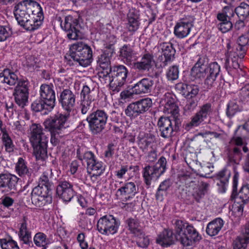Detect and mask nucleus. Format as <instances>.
Masks as SVG:
<instances>
[{
	"label": "nucleus",
	"instance_id": "1",
	"mask_svg": "<svg viewBox=\"0 0 249 249\" xmlns=\"http://www.w3.org/2000/svg\"><path fill=\"white\" fill-rule=\"evenodd\" d=\"M14 14L18 23L27 31H33L42 24L44 19L39 3L32 0H22L16 3Z\"/></svg>",
	"mask_w": 249,
	"mask_h": 249
},
{
	"label": "nucleus",
	"instance_id": "2",
	"mask_svg": "<svg viewBox=\"0 0 249 249\" xmlns=\"http://www.w3.org/2000/svg\"><path fill=\"white\" fill-rule=\"evenodd\" d=\"M44 129L51 134L50 141L53 146L59 144L60 139L65 134L66 129L69 128L71 123L69 115L57 113L46 119L44 123Z\"/></svg>",
	"mask_w": 249,
	"mask_h": 249
},
{
	"label": "nucleus",
	"instance_id": "3",
	"mask_svg": "<svg viewBox=\"0 0 249 249\" xmlns=\"http://www.w3.org/2000/svg\"><path fill=\"white\" fill-rule=\"evenodd\" d=\"M67 64L70 66L79 65L86 67L92 60V52L90 46L80 41L72 44L70 48V54L65 56Z\"/></svg>",
	"mask_w": 249,
	"mask_h": 249
},
{
	"label": "nucleus",
	"instance_id": "4",
	"mask_svg": "<svg viewBox=\"0 0 249 249\" xmlns=\"http://www.w3.org/2000/svg\"><path fill=\"white\" fill-rule=\"evenodd\" d=\"M173 227L176 241H179L184 246H193L202 239L196 229L185 221L176 220Z\"/></svg>",
	"mask_w": 249,
	"mask_h": 249
},
{
	"label": "nucleus",
	"instance_id": "5",
	"mask_svg": "<svg viewBox=\"0 0 249 249\" xmlns=\"http://www.w3.org/2000/svg\"><path fill=\"white\" fill-rule=\"evenodd\" d=\"M30 141L33 148V153L36 160H44L47 157L49 137L43 132L39 124H33L31 127Z\"/></svg>",
	"mask_w": 249,
	"mask_h": 249
},
{
	"label": "nucleus",
	"instance_id": "6",
	"mask_svg": "<svg viewBox=\"0 0 249 249\" xmlns=\"http://www.w3.org/2000/svg\"><path fill=\"white\" fill-rule=\"evenodd\" d=\"M231 141L234 146L228 151V160L231 163L239 164L244 157L243 153H247L243 168L245 172L249 174V149L247 146L248 143L239 136L232 137Z\"/></svg>",
	"mask_w": 249,
	"mask_h": 249
},
{
	"label": "nucleus",
	"instance_id": "7",
	"mask_svg": "<svg viewBox=\"0 0 249 249\" xmlns=\"http://www.w3.org/2000/svg\"><path fill=\"white\" fill-rule=\"evenodd\" d=\"M81 19L79 15H68L65 17L64 22L61 21V27L69 39L77 40L83 37L82 26L80 22Z\"/></svg>",
	"mask_w": 249,
	"mask_h": 249
},
{
	"label": "nucleus",
	"instance_id": "8",
	"mask_svg": "<svg viewBox=\"0 0 249 249\" xmlns=\"http://www.w3.org/2000/svg\"><path fill=\"white\" fill-rule=\"evenodd\" d=\"M108 115L102 109L92 111L86 118L90 131L93 135L101 134L106 128Z\"/></svg>",
	"mask_w": 249,
	"mask_h": 249
},
{
	"label": "nucleus",
	"instance_id": "9",
	"mask_svg": "<svg viewBox=\"0 0 249 249\" xmlns=\"http://www.w3.org/2000/svg\"><path fill=\"white\" fill-rule=\"evenodd\" d=\"M181 124V119H171L168 117L161 116L159 119L157 125L160 136L164 139H168L174 135V132H177L179 130Z\"/></svg>",
	"mask_w": 249,
	"mask_h": 249
},
{
	"label": "nucleus",
	"instance_id": "10",
	"mask_svg": "<svg viewBox=\"0 0 249 249\" xmlns=\"http://www.w3.org/2000/svg\"><path fill=\"white\" fill-rule=\"evenodd\" d=\"M152 106V100L145 98L129 104L125 109L124 113L130 119H135L147 111Z\"/></svg>",
	"mask_w": 249,
	"mask_h": 249
},
{
	"label": "nucleus",
	"instance_id": "11",
	"mask_svg": "<svg viewBox=\"0 0 249 249\" xmlns=\"http://www.w3.org/2000/svg\"><path fill=\"white\" fill-rule=\"evenodd\" d=\"M213 111V109L211 103H207L202 105L199 107V110L191 118V121L185 125V129L189 131L194 127L203 124L209 116L212 114Z\"/></svg>",
	"mask_w": 249,
	"mask_h": 249
},
{
	"label": "nucleus",
	"instance_id": "12",
	"mask_svg": "<svg viewBox=\"0 0 249 249\" xmlns=\"http://www.w3.org/2000/svg\"><path fill=\"white\" fill-rule=\"evenodd\" d=\"M120 221L112 215H106L101 217L98 221L97 227L98 231L102 234H114L117 231Z\"/></svg>",
	"mask_w": 249,
	"mask_h": 249
},
{
	"label": "nucleus",
	"instance_id": "13",
	"mask_svg": "<svg viewBox=\"0 0 249 249\" xmlns=\"http://www.w3.org/2000/svg\"><path fill=\"white\" fill-rule=\"evenodd\" d=\"M128 73L127 69L124 65L114 66L111 68V78L113 91L118 92L124 84Z\"/></svg>",
	"mask_w": 249,
	"mask_h": 249
},
{
	"label": "nucleus",
	"instance_id": "14",
	"mask_svg": "<svg viewBox=\"0 0 249 249\" xmlns=\"http://www.w3.org/2000/svg\"><path fill=\"white\" fill-rule=\"evenodd\" d=\"M51 175L49 171L44 172L40 177L38 185L33 189L32 193L46 196V198L52 196L53 185L50 180Z\"/></svg>",
	"mask_w": 249,
	"mask_h": 249
},
{
	"label": "nucleus",
	"instance_id": "15",
	"mask_svg": "<svg viewBox=\"0 0 249 249\" xmlns=\"http://www.w3.org/2000/svg\"><path fill=\"white\" fill-rule=\"evenodd\" d=\"M239 175L235 173L233 178L232 191L231 196V200L239 203L247 204L249 201V184L243 185L237 194V184Z\"/></svg>",
	"mask_w": 249,
	"mask_h": 249
},
{
	"label": "nucleus",
	"instance_id": "16",
	"mask_svg": "<svg viewBox=\"0 0 249 249\" xmlns=\"http://www.w3.org/2000/svg\"><path fill=\"white\" fill-rule=\"evenodd\" d=\"M76 95L69 89H63L60 93L58 97V102L62 109L66 113L62 115H69L70 117V112L73 110L75 106Z\"/></svg>",
	"mask_w": 249,
	"mask_h": 249
},
{
	"label": "nucleus",
	"instance_id": "17",
	"mask_svg": "<svg viewBox=\"0 0 249 249\" xmlns=\"http://www.w3.org/2000/svg\"><path fill=\"white\" fill-rule=\"evenodd\" d=\"M161 54L157 59V63L160 67L164 68L171 63L175 58L176 50L170 42H163L160 45Z\"/></svg>",
	"mask_w": 249,
	"mask_h": 249
},
{
	"label": "nucleus",
	"instance_id": "18",
	"mask_svg": "<svg viewBox=\"0 0 249 249\" xmlns=\"http://www.w3.org/2000/svg\"><path fill=\"white\" fill-rule=\"evenodd\" d=\"M212 172L213 170H211L208 174L205 175L202 174H200L199 176L201 177L209 178L210 177L207 175L210 174V173ZM231 174V171L229 170L226 168H224L213 177L218 187V191L219 193H224L226 192ZM210 178H212V177Z\"/></svg>",
	"mask_w": 249,
	"mask_h": 249
},
{
	"label": "nucleus",
	"instance_id": "19",
	"mask_svg": "<svg viewBox=\"0 0 249 249\" xmlns=\"http://www.w3.org/2000/svg\"><path fill=\"white\" fill-rule=\"evenodd\" d=\"M194 20L193 16H188L177 22L174 28L175 36L179 39L187 37L194 26Z\"/></svg>",
	"mask_w": 249,
	"mask_h": 249
},
{
	"label": "nucleus",
	"instance_id": "20",
	"mask_svg": "<svg viewBox=\"0 0 249 249\" xmlns=\"http://www.w3.org/2000/svg\"><path fill=\"white\" fill-rule=\"evenodd\" d=\"M233 16V9L229 6H225L222 13L217 15V18L220 21L217 24V27L222 33H226L232 28L231 18Z\"/></svg>",
	"mask_w": 249,
	"mask_h": 249
},
{
	"label": "nucleus",
	"instance_id": "21",
	"mask_svg": "<svg viewBox=\"0 0 249 249\" xmlns=\"http://www.w3.org/2000/svg\"><path fill=\"white\" fill-rule=\"evenodd\" d=\"M153 77H146L141 79L132 86L131 89L136 95L150 93L155 88Z\"/></svg>",
	"mask_w": 249,
	"mask_h": 249
},
{
	"label": "nucleus",
	"instance_id": "22",
	"mask_svg": "<svg viewBox=\"0 0 249 249\" xmlns=\"http://www.w3.org/2000/svg\"><path fill=\"white\" fill-rule=\"evenodd\" d=\"M56 195L65 202H69L75 195L73 185L69 181H59L56 189Z\"/></svg>",
	"mask_w": 249,
	"mask_h": 249
},
{
	"label": "nucleus",
	"instance_id": "23",
	"mask_svg": "<svg viewBox=\"0 0 249 249\" xmlns=\"http://www.w3.org/2000/svg\"><path fill=\"white\" fill-rule=\"evenodd\" d=\"M220 66L216 62H212L209 64L207 76L204 80V87L208 89H211L216 85V79L219 75Z\"/></svg>",
	"mask_w": 249,
	"mask_h": 249
},
{
	"label": "nucleus",
	"instance_id": "24",
	"mask_svg": "<svg viewBox=\"0 0 249 249\" xmlns=\"http://www.w3.org/2000/svg\"><path fill=\"white\" fill-rule=\"evenodd\" d=\"M114 52V47L113 44L107 45L103 53L99 55L97 59V65L102 70L111 69V58Z\"/></svg>",
	"mask_w": 249,
	"mask_h": 249
},
{
	"label": "nucleus",
	"instance_id": "25",
	"mask_svg": "<svg viewBox=\"0 0 249 249\" xmlns=\"http://www.w3.org/2000/svg\"><path fill=\"white\" fill-rule=\"evenodd\" d=\"M155 62L153 54L146 53L142 55L140 61L134 62L132 68L138 71H148L153 68Z\"/></svg>",
	"mask_w": 249,
	"mask_h": 249
},
{
	"label": "nucleus",
	"instance_id": "26",
	"mask_svg": "<svg viewBox=\"0 0 249 249\" xmlns=\"http://www.w3.org/2000/svg\"><path fill=\"white\" fill-rule=\"evenodd\" d=\"M40 98L53 108L55 106V93L53 85L42 84L40 87Z\"/></svg>",
	"mask_w": 249,
	"mask_h": 249
},
{
	"label": "nucleus",
	"instance_id": "27",
	"mask_svg": "<svg viewBox=\"0 0 249 249\" xmlns=\"http://www.w3.org/2000/svg\"><path fill=\"white\" fill-rule=\"evenodd\" d=\"M126 28L128 32L133 34L139 29L140 25L139 11L135 9L129 10L127 15Z\"/></svg>",
	"mask_w": 249,
	"mask_h": 249
},
{
	"label": "nucleus",
	"instance_id": "28",
	"mask_svg": "<svg viewBox=\"0 0 249 249\" xmlns=\"http://www.w3.org/2000/svg\"><path fill=\"white\" fill-rule=\"evenodd\" d=\"M18 236L22 244H25L29 247L33 246L31 232L28 230L27 218L26 217H23V222L19 228Z\"/></svg>",
	"mask_w": 249,
	"mask_h": 249
},
{
	"label": "nucleus",
	"instance_id": "29",
	"mask_svg": "<svg viewBox=\"0 0 249 249\" xmlns=\"http://www.w3.org/2000/svg\"><path fill=\"white\" fill-rule=\"evenodd\" d=\"M190 186L193 187V191L192 195L194 199L197 202H199L200 199L202 198L207 193L209 184L205 182H201L200 185L195 183L194 181L190 183Z\"/></svg>",
	"mask_w": 249,
	"mask_h": 249
},
{
	"label": "nucleus",
	"instance_id": "30",
	"mask_svg": "<svg viewBox=\"0 0 249 249\" xmlns=\"http://www.w3.org/2000/svg\"><path fill=\"white\" fill-rule=\"evenodd\" d=\"M176 237L173 230L165 229L160 234L157 238V243L163 247H168L174 243Z\"/></svg>",
	"mask_w": 249,
	"mask_h": 249
},
{
	"label": "nucleus",
	"instance_id": "31",
	"mask_svg": "<svg viewBox=\"0 0 249 249\" xmlns=\"http://www.w3.org/2000/svg\"><path fill=\"white\" fill-rule=\"evenodd\" d=\"M117 192H120V195L124 196L127 200L132 198L138 193V188L134 182H128L118 189Z\"/></svg>",
	"mask_w": 249,
	"mask_h": 249
},
{
	"label": "nucleus",
	"instance_id": "32",
	"mask_svg": "<svg viewBox=\"0 0 249 249\" xmlns=\"http://www.w3.org/2000/svg\"><path fill=\"white\" fill-rule=\"evenodd\" d=\"M0 81L1 83L14 86L18 82V76L16 72L6 68L0 73Z\"/></svg>",
	"mask_w": 249,
	"mask_h": 249
},
{
	"label": "nucleus",
	"instance_id": "33",
	"mask_svg": "<svg viewBox=\"0 0 249 249\" xmlns=\"http://www.w3.org/2000/svg\"><path fill=\"white\" fill-rule=\"evenodd\" d=\"M120 56L124 61L125 63L132 67L136 60V56L130 45H124L120 50Z\"/></svg>",
	"mask_w": 249,
	"mask_h": 249
},
{
	"label": "nucleus",
	"instance_id": "34",
	"mask_svg": "<svg viewBox=\"0 0 249 249\" xmlns=\"http://www.w3.org/2000/svg\"><path fill=\"white\" fill-rule=\"evenodd\" d=\"M16 171L21 177H28L31 178L33 170L31 168L28 167L27 162L22 158H19L18 161L16 164Z\"/></svg>",
	"mask_w": 249,
	"mask_h": 249
},
{
	"label": "nucleus",
	"instance_id": "35",
	"mask_svg": "<svg viewBox=\"0 0 249 249\" xmlns=\"http://www.w3.org/2000/svg\"><path fill=\"white\" fill-rule=\"evenodd\" d=\"M223 225V220L221 218H216L208 224L206 233L211 236H215L219 233Z\"/></svg>",
	"mask_w": 249,
	"mask_h": 249
},
{
	"label": "nucleus",
	"instance_id": "36",
	"mask_svg": "<svg viewBox=\"0 0 249 249\" xmlns=\"http://www.w3.org/2000/svg\"><path fill=\"white\" fill-rule=\"evenodd\" d=\"M77 157L81 160L87 162V167L96 160L94 154L91 151H87L84 147H79L76 151Z\"/></svg>",
	"mask_w": 249,
	"mask_h": 249
},
{
	"label": "nucleus",
	"instance_id": "37",
	"mask_svg": "<svg viewBox=\"0 0 249 249\" xmlns=\"http://www.w3.org/2000/svg\"><path fill=\"white\" fill-rule=\"evenodd\" d=\"M31 108L35 112H41L43 115L48 114L53 109L52 106H51L41 98L39 100H36L32 104Z\"/></svg>",
	"mask_w": 249,
	"mask_h": 249
},
{
	"label": "nucleus",
	"instance_id": "38",
	"mask_svg": "<svg viewBox=\"0 0 249 249\" xmlns=\"http://www.w3.org/2000/svg\"><path fill=\"white\" fill-rule=\"evenodd\" d=\"M29 92L27 89L21 90L15 88L13 93L15 102L19 107H23L28 102Z\"/></svg>",
	"mask_w": 249,
	"mask_h": 249
},
{
	"label": "nucleus",
	"instance_id": "39",
	"mask_svg": "<svg viewBox=\"0 0 249 249\" xmlns=\"http://www.w3.org/2000/svg\"><path fill=\"white\" fill-rule=\"evenodd\" d=\"M142 174L144 182L147 186V188H149L151 185L152 180L157 179L156 176L154 173L152 166L149 165H146L143 168Z\"/></svg>",
	"mask_w": 249,
	"mask_h": 249
},
{
	"label": "nucleus",
	"instance_id": "40",
	"mask_svg": "<svg viewBox=\"0 0 249 249\" xmlns=\"http://www.w3.org/2000/svg\"><path fill=\"white\" fill-rule=\"evenodd\" d=\"M172 184L171 180L169 178L161 182L156 194V199L157 200H162L163 199V196L167 194V191L171 186Z\"/></svg>",
	"mask_w": 249,
	"mask_h": 249
},
{
	"label": "nucleus",
	"instance_id": "41",
	"mask_svg": "<svg viewBox=\"0 0 249 249\" xmlns=\"http://www.w3.org/2000/svg\"><path fill=\"white\" fill-rule=\"evenodd\" d=\"M31 195L32 203L37 207H41L46 204H50L52 201V196H48L46 198V196L33 193H31Z\"/></svg>",
	"mask_w": 249,
	"mask_h": 249
},
{
	"label": "nucleus",
	"instance_id": "42",
	"mask_svg": "<svg viewBox=\"0 0 249 249\" xmlns=\"http://www.w3.org/2000/svg\"><path fill=\"white\" fill-rule=\"evenodd\" d=\"M166 163L165 158L162 156L158 162L152 166L154 173L155 174L157 179L165 172L166 169Z\"/></svg>",
	"mask_w": 249,
	"mask_h": 249
},
{
	"label": "nucleus",
	"instance_id": "43",
	"mask_svg": "<svg viewBox=\"0 0 249 249\" xmlns=\"http://www.w3.org/2000/svg\"><path fill=\"white\" fill-rule=\"evenodd\" d=\"M239 65L237 58L230 59L228 57L225 59L224 67L230 75H235L234 71L239 68Z\"/></svg>",
	"mask_w": 249,
	"mask_h": 249
},
{
	"label": "nucleus",
	"instance_id": "44",
	"mask_svg": "<svg viewBox=\"0 0 249 249\" xmlns=\"http://www.w3.org/2000/svg\"><path fill=\"white\" fill-rule=\"evenodd\" d=\"M233 13H235L239 19H246L249 16V5L242 2L240 5L233 9Z\"/></svg>",
	"mask_w": 249,
	"mask_h": 249
},
{
	"label": "nucleus",
	"instance_id": "45",
	"mask_svg": "<svg viewBox=\"0 0 249 249\" xmlns=\"http://www.w3.org/2000/svg\"><path fill=\"white\" fill-rule=\"evenodd\" d=\"M156 141V136L151 133H145L142 138L139 140V144L141 148L146 149Z\"/></svg>",
	"mask_w": 249,
	"mask_h": 249
},
{
	"label": "nucleus",
	"instance_id": "46",
	"mask_svg": "<svg viewBox=\"0 0 249 249\" xmlns=\"http://www.w3.org/2000/svg\"><path fill=\"white\" fill-rule=\"evenodd\" d=\"M165 110L171 114V117H168L171 119H180L179 114L178 107L174 103L168 102L165 105Z\"/></svg>",
	"mask_w": 249,
	"mask_h": 249
},
{
	"label": "nucleus",
	"instance_id": "47",
	"mask_svg": "<svg viewBox=\"0 0 249 249\" xmlns=\"http://www.w3.org/2000/svg\"><path fill=\"white\" fill-rule=\"evenodd\" d=\"M18 178L11 174H6L4 184L3 188L7 189V190L16 191L18 181Z\"/></svg>",
	"mask_w": 249,
	"mask_h": 249
},
{
	"label": "nucleus",
	"instance_id": "48",
	"mask_svg": "<svg viewBox=\"0 0 249 249\" xmlns=\"http://www.w3.org/2000/svg\"><path fill=\"white\" fill-rule=\"evenodd\" d=\"M208 67L194 65L191 69V75L196 78H204L206 77Z\"/></svg>",
	"mask_w": 249,
	"mask_h": 249
},
{
	"label": "nucleus",
	"instance_id": "49",
	"mask_svg": "<svg viewBox=\"0 0 249 249\" xmlns=\"http://www.w3.org/2000/svg\"><path fill=\"white\" fill-rule=\"evenodd\" d=\"M126 223L128 227V230L134 235L142 231L137 219L129 218L126 220Z\"/></svg>",
	"mask_w": 249,
	"mask_h": 249
},
{
	"label": "nucleus",
	"instance_id": "50",
	"mask_svg": "<svg viewBox=\"0 0 249 249\" xmlns=\"http://www.w3.org/2000/svg\"><path fill=\"white\" fill-rule=\"evenodd\" d=\"M94 100L81 99L79 108L82 115H85L92 110L94 105L92 102Z\"/></svg>",
	"mask_w": 249,
	"mask_h": 249
},
{
	"label": "nucleus",
	"instance_id": "51",
	"mask_svg": "<svg viewBox=\"0 0 249 249\" xmlns=\"http://www.w3.org/2000/svg\"><path fill=\"white\" fill-rule=\"evenodd\" d=\"M98 76L102 83L103 84L109 83L110 87L112 88V85H111V69H108V70H102L101 71L98 72Z\"/></svg>",
	"mask_w": 249,
	"mask_h": 249
},
{
	"label": "nucleus",
	"instance_id": "52",
	"mask_svg": "<svg viewBox=\"0 0 249 249\" xmlns=\"http://www.w3.org/2000/svg\"><path fill=\"white\" fill-rule=\"evenodd\" d=\"M249 243V238L239 235L233 242V249H246Z\"/></svg>",
	"mask_w": 249,
	"mask_h": 249
},
{
	"label": "nucleus",
	"instance_id": "53",
	"mask_svg": "<svg viewBox=\"0 0 249 249\" xmlns=\"http://www.w3.org/2000/svg\"><path fill=\"white\" fill-rule=\"evenodd\" d=\"M242 110V108L239 107L236 102L231 101L227 106L226 115L228 117L231 118L237 112H240Z\"/></svg>",
	"mask_w": 249,
	"mask_h": 249
},
{
	"label": "nucleus",
	"instance_id": "54",
	"mask_svg": "<svg viewBox=\"0 0 249 249\" xmlns=\"http://www.w3.org/2000/svg\"><path fill=\"white\" fill-rule=\"evenodd\" d=\"M185 105L183 107L184 111L187 112H191L195 109L198 103V97L185 98Z\"/></svg>",
	"mask_w": 249,
	"mask_h": 249
},
{
	"label": "nucleus",
	"instance_id": "55",
	"mask_svg": "<svg viewBox=\"0 0 249 249\" xmlns=\"http://www.w3.org/2000/svg\"><path fill=\"white\" fill-rule=\"evenodd\" d=\"M136 237V244L142 248H147L149 244V239L142 231L134 235Z\"/></svg>",
	"mask_w": 249,
	"mask_h": 249
},
{
	"label": "nucleus",
	"instance_id": "56",
	"mask_svg": "<svg viewBox=\"0 0 249 249\" xmlns=\"http://www.w3.org/2000/svg\"><path fill=\"white\" fill-rule=\"evenodd\" d=\"M0 245L2 249H19L17 243L11 237L8 239H0Z\"/></svg>",
	"mask_w": 249,
	"mask_h": 249
},
{
	"label": "nucleus",
	"instance_id": "57",
	"mask_svg": "<svg viewBox=\"0 0 249 249\" xmlns=\"http://www.w3.org/2000/svg\"><path fill=\"white\" fill-rule=\"evenodd\" d=\"M88 169H90L94 172L93 175L100 176L104 171L105 168L103 166V163L101 161L96 160L94 163H92L87 167Z\"/></svg>",
	"mask_w": 249,
	"mask_h": 249
},
{
	"label": "nucleus",
	"instance_id": "58",
	"mask_svg": "<svg viewBox=\"0 0 249 249\" xmlns=\"http://www.w3.org/2000/svg\"><path fill=\"white\" fill-rule=\"evenodd\" d=\"M2 140L7 152L10 153L14 151V145L9 135L6 132H3Z\"/></svg>",
	"mask_w": 249,
	"mask_h": 249
},
{
	"label": "nucleus",
	"instance_id": "59",
	"mask_svg": "<svg viewBox=\"0 0 249 249\" xmlns=\"http://www.w3.org/2000/svg\"><path fill=\"white\" fill-rule=\"evenodd\" d=\"M35 244L37 247H44L47 244V236L44 233H36L33 238Z\"/></svg>",
	"mask_w": 249,
	"mask_h": 249
},
{
	"label": "nucleus",
	"instance_id": "60",
	"mask_svg": "<svg viewBox=\"0 0 249 249\" xmlns=\"http://www.w3.org/2000/svg\"><path fill=\"white\" fill-rule=\"evenodd\" d=\"M178 66L175 65L169 67L166 75L168 80L174 81L178 78Z\"/></svg>",
	"mask_w": 249,
	"mask_h": 249
},
{
	"label": "nucleus",
	"instance_id": "61",
	"mask_svg": "<svg viewBox=\"0 0 249 249\" xmlns=\"http://www.w3.org/2000/svg\"><path fill=\"white\" fill-rule=\"evenodd\" d=\"M239 100L243 104L249 102V84H246L241 89L239 93Z\"/></svg>",
	"mask_w": 249,
	"mask_h": 249
},
{
	"label": "nucleus",
	"instance_id": "62",
	"mask_svg": "<svg viewBox=\"0 0 249 249\" xmlns=\"http://www.w3.org/2000/svg\"><path fill=\"white\" fill-rule=\"evenodd\" d=\"M93 89L91 90L87 85L83 86L82 90L81 92V99L85 100H94L91 93Z\"/></svg>",
	"mask_w": 249,
	"mask_h": 249
},
{
	"label": "nucleus",
	"instance_id": "63",
	"mask_svg": "<svg viewBox=\"0 0 249 249\" xmlns=\"http://www.w3.org/2000/svg\"><path fill=\"white\" fill-rule=\"evenodd\" d=\"M199 91V88L197 85L190 84L186 98L197 97V95Z\"/></svg>",
	"mask_w": 249,
	"mask_h": 249
},
{
	"label": "nucleus",
	"instance_id": "64",
	"mask_svg": "<svg viewBox=\"0 0 249 249\" xmlns=\"http://www.w3.org/2000/svg\"><path fill=\"white\" fill-rule=\"evenodd\" d=\"M11 34L9 28L4 26H0V42L6 40L11 36Z\"/></svg>",
	"mask_w": 249,
	"mask_h": 249
}]
</instances>
